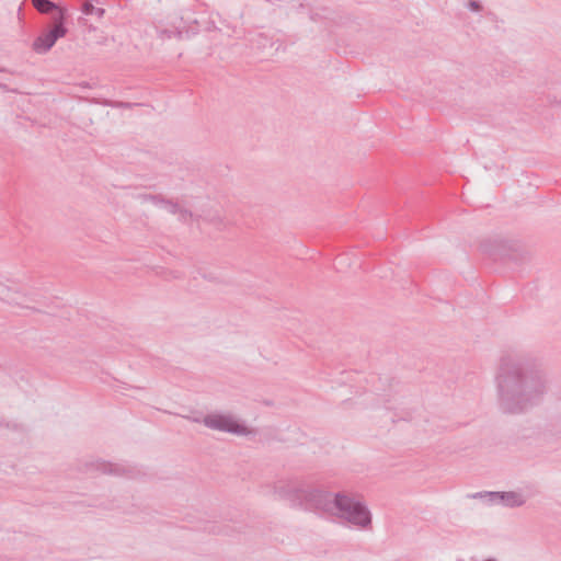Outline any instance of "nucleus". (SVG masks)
Returning <instances> with one entry per match:
<instances>
[{
  "label": "nucleus",
  "mask_w": 561,
  "mask_h": 561,
  "mask_svg": "<svg viewBox=\"0 0 561 561\" xmlns=\"http://www.w3.org/2000/svg\"><path fill=\"white\" fill-rule=\"evenodd\" d=\"M499 407L518 414L538 405L548 391V379L540 363L531 357L505 356L495 377Z\"/></svg>",
  "instance_id": "f257e3e1"
},
{
  "label": "nucleus",
  "mask_w": 561,
  "mask_h": 561,
  "mask_svg": "<svg viewBox=\"0 0 561 561\" xmlns=\"http://www.w3.org/2000/svg\"><path fill=\"white\" fill-rule=\"evenodd\" d=\"M273 493L285 500L294 508L314 513L321 517H330L335 493L312 486L300 478L278 480L273 485Z\"/></svg>",
  "instance_id": "f03ea898"
},
{
  "label": "nucleus",
  "mask_w": 561,
  "mask_h": 561,
  "mask_svg": "<svg viewBox=\"0 0 561 561\" xmlns=\"http://www.w3.org/2000/svg\"><path fill=\"white\" fill-rule=\"evenodd\" d=\"M330 517H335L342 525L357 530L373 529V514L367 504L357 496L341 491L335 493V502Z\"/></svg>",
  "instance_id": "7ed1b4c3"
},
{
  "label": "nucleus",
  "mask_w": 561,
  "mask_h": 561,
  "mask_svg": "<svg viewBox=\"0 0 561 561\" xmlns=\"http://www.w3.org/2000/svg\"><path fill=\"white\" fill-rule=\"evenodd\" d=\"M54 25L48 31L38 35L33 44L32 49L39 55L48 53L59 38H62L68 33L65 21V12L60 11L53 16Z\"/></svg>",
  "instance_id": "20e7f679"
},
{
  "label": "nucleus",
  "mask_w": 561,
  "mask_h": 561,
  "mask_svg": "<svg viewBox=\"0 0 561 561\" xmlns=\"http://www.w3.org/2000/svg\"><path fill=\"white\" fill-rule=\"evenodd\" d=\"M195 422L203 423L206 427L219 432L243 435L247 433V427L239 423L233 416L229 414L211 413L204 416L202 420L194 419Z\"/></svg>",
  "instance_id": "39448f33"
},
{
  "label": "nucleus",
  "mask_w": 561,
  "mask_h": 561,
  "mask_svg": "<svg viewBox=\"0 0 561 561\" xmlns=\"http://www.w3.org/2000/svg\"><path fill=\"white\" fill-rule=\"evenodd\" d=\"M472 497H486L490 504H502L507 507H519L524 505L525 500L522 494L510 492H478Z\"/></svg>",
  "instance_id": "423d86ee"
},
{
  "label": "nucleus",
  "mask_w": 561,
  "mask_h": 561,
  "mask_svg": "<svg viewBox=\"0 0 561 561\" xmlns=\"http://www.w3.org/2000/svg\"><path fill=\"white\" fill-rule=\"evenodd\" d=\"M85 466L87 471H95L105 474L126 476L130 473V470L123 465L113 463L101 459L90 461Z\"/></svg>",
  "instance_id": "0eeeda50"
},
{
  "label": "nucleus",
  "mask_w": 561,
  "mask_h": 561,
  "mask_svg": "<svg viewBox=\"0 0 561 561\" xmlns=\"http://www.w3.org/2000/svg\"><path fill=\"white\" fill-rule=\"evenodd\" d=\"M0 300L16 306H23L26 301L25 297L22 296L18 290L10 288L2 283H0Z\"/></svg>",
  "instance_id": "6e6552de"
},
{
  "label": "nucleus",
  "mask_w": 561,
  "mask_h": 561,
  "mask_svg": "<svg viewBox=\"0 0 561 561\" xmlns=\"http://www.w3.org/2000/svg\"><path fill=\"white\" fill-rule=\"evenodd\" d=\"M157 34L160 38H171L173 36L178 37L179 39H183L184 37H188L187 32H184L182 30V26L179 25H172L171 27H163L161 25H156Z\"/></svg>",
  "instance_id": "1a4fd4ad"
},
{
  "label": "nucleus",
  "mask_w": 561,
  "mask_h": 561,
  "mask_svg": "<svg viewBox=\"0 0 561 561\" xmlns=\"http://www.w3.org/2000/svg\"><path fill=\"white\" fill-rule=\"evenodd\" d=\"M33 5L36 10L43 14H49L56 11L58 14L60 11L65 12V20L67 19V9L58 5L57 3L50 0H32Z\"/></svg>",
  "instance_id": "9d476101"
},
{
  "label": "nucleus",
  "mask_w": 561,
  "mask_h": 561,
  "mask_svg": "<svg viewBox=\"0 0 561 561\" xmlns=\"http://www.w3.org/2000/svg\"><path fill=\"white\" fill-rule=\"evenodd\" d=\"M81 11L85 15H96L98 18H102L105 13V10L103 8L94 7L92 0H88L87 2H84Z\"/></svg>",
  "instance_id": "9b49d317"
},
{
  "label": "nucleus",
  "mask_w": 561,
  "mask_h": 561,
  "mask_svg": "<svg viewBox=\"0 0 561 561\" xmlns=\"http://www.w3.org/2000/svg\"><path fill=\"white\" fill-rule=\"evenodd\" d=\"M141 201L145 202V203H151L153 204L154 206H158V207H162L165 199L162 195L160 194H144L140 196Z\"/></svg>",
  "instance_id": "f8f14e48"
},
{
  "label": "nucleus",
  "mask_w": 561,
  "mask_h": 561,
  "mask_svg": "<svg viewBox=\"0 0 561 561\" xmlns=\"http://www.w3.org/2000/svg\"><path fill=\"white\" fill-rule=\"evenodd\" d=\"M179 216V220L183 224H187L194 217L193 213L186 208L180 207V210L176 214Z\"/></svg>",
  "instance_id": "ddd939ff"
},
{
  "label": "nucleus",
  "mask_w": 561,
  "mask_h": 561,
  "mask_svg": "<svg viewBox=\"0 0 561 561\" xmlns=\"http://www.w3.org/2000/svg\"><path fill=\"white\" fill-rule=\"evenodd\" d=\"M162 207L165 208L170 214L176 215L181 206L176 202L167 198Z\"/></svg>",
  "instance_id": "4468645a"
},
{
  "label": "nucleus",
  "mask_w": 561,
  "mask_h": 561,
  "mask_svg": "<svg viewBox=\"0 0 561 561\" xmlns=\"http://www.w3.org/2000/svg\"><path fill=\"white\" fill-rule=\"evenodd\" d=\"M482 248L485 253L494 256L495 259L502 255L496 249H493V243L491 241L483 242Z\"/></svg>",
  "instance_id": "2eb2a0df"
},
{
  "label": "nucleus",
  "mask_w": 561,
  "mask_h": 561,
  "mask_svg": "<svg viewBox=\"0 0 561 561\" xmlns=\"http://www.w3.org/2000/svg\"><path fill=\"white\" fill-rule=\"evenodd\" d=\"M104 104L108 105V106H112V107H116V108H130L131 106L135 105L133 103L121 102V101H116V102L106 101V102H104Z\"/></svg>",
  "instance_id": "dca6fc26"
},
{
  "label": "nucleus",
  "mask_w": 561,
  "mask_h": 561,
  "mask_svg": "<svg viewBox=\"0 0 561 561\" xmlns=\"http://www.w3.org/2000/svg\"><path fill=\"white\" fill-rule=\"evenodd\" d=\"M467 8L470 11H474V12H480L482 10L481 3L477 0H470L467 4Z\"/></svg>",
  "instance_id": "f3484780"
},
{
  "label": "nucleus",
  "mask_w": 561,
  "mask_h": 561,
  "mask_svg": "<svg viewBox=\"0 0 561 561\" xmlns=\"http://www.w3.org/2000/svg\"><path fill=\"white\" fill-rule=\"evenodd\" d=\"M344 260V256H339L335 259L334 266L339 270V265Z\"/></svg>",
  "instance_id": "a211bd4d"
},
{
  "label": "nucleus",
  "mask_w": 561,
  "mask_h": 561,
  "mask_svg": "<svg viewBox=\"0 0 561 561\" xmlns=\"http://www.w3.org/2000/svg\"><path fill=\"white\" fill-rule=\"evenodd\" d=\"M495 245H499V247H504V241L503 240H494L493 242Z\"/></svg>",
  "instance_id": "6ab92c4d"
},
{
  "label": "nucleus",
  "mask_w": 561,
  "mask_h": 561,
  "mask_svg": "<svg viewBox=\"0 0 561 561\" xmlns=\"http://www.w3.org/2000/svg\"><path fill=\"white\" fill-rule=\"evenodd\" d=\"M0 71L1 72H9V73H13V71H11L10 69L8 68H3V67H0Z\"/></svg>",
  "instance_id": "aec40b11"
},
{
  "label": "nucleus",
  "mask_w": 561,
  "mask_h": 561,
  "mask_svg": "<svg viewBox=\"0 0 561 561\" xmlns=\"http://www.w3.org/2000/svg\"><path fill=\"white\" fill-rule=\"evenodd\" d=\"M0 89H2L3 91H9L8 87L3 83H0Z\"/></svg>",
  "instance_id": "412c9836"
},
{
  "label": "nucleus",
  "mask_w": 561,
  "mask_h": 561,
  "mask_svg": "<svg viewBox=\"0 0 561 561\" xmlns=\"http://www.w3.org/2000/svg\"><path fill=\"white\" fill-rule=\"evenodd\" d=\"M483 561H497V560H495V559H491V558H490V559H485V560H483Z\"/></svg>",
  "instance_id": "4be33fe9"
}]
</instances>
